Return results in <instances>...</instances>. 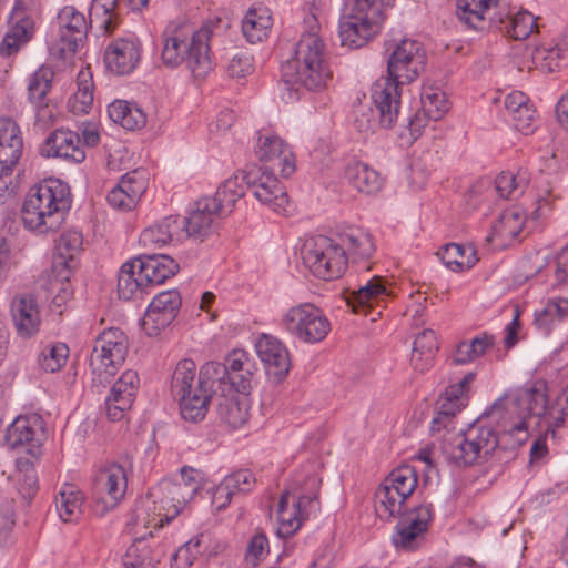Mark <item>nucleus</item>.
Returning <instances> with one entry per match:
<instances>
[{"label":"nucleus","instance_id":"19","mask_svg":"<svg viewBox=\"0 0 568 568\" xmlns=\"http://www.w3.org/2000/svg\"><path fill=\"white\" fill-rule=\"evenodd\" d=\"M149 497L155 505H159L158 515L165 518L166 521L174 519L185 505L193 498L190 490L174 479H163L154 486Z\"/></svg>","mask_w":568,"mask_h":568},{"label":"nucleus","instance_id":"50","mask_svg":"<svg viewBox=\"0 0 568 568\" xmlns=\"http://www.w3.org/2000/svg\"><path fill=\"white\" fill-rule=\"evenodd\" d=\"M78 85L77 92L69 100V109L74 114H87L93 104V84L87 79V74L81 72Z\"/></svg>","mask_w":568,"mask_h":568},{"label":"nucleus","instance_id":"61","mask_svg":"<svg viewBox=\"0 0 568 568\" xmlns=\"http://www.w3.org/2000/svg\"><path fill=\"white\" fill-rule=\"evenodd\" d=\"M268 540L264 534H256L250 541L245 555L248 564L255 566L267 552Z\"/></svg>","mask_w":568,"mask_h":568},{"label":"nucleus","instance_id":"59","mask_svg":"<svg viewBox=\"0 0 568 568\" xmlns=\"http://www.w3.org/2000/svg\"><path fill=\"white\" fill-rule=\"evenodd\" d=\"M525 182L526 179L523 176H515L509 172H503L496 178V191L501 197L509 199Z\"/></svg>","mask_w":568,"mask_h":568},{"label":"nucleus","instance_id":"27","mask_svg":"<svg viewBox=\"0 0 568 568\" xmlns=\"http://www.w3.org/2000/svg\"><path fill=\"white\" fill-rule=\"evenodd\" d=\"M23 142L18 125L0 119V178L10 175L22 154Z\"/></svg>","mask_w":568,"mask_h":568},{"label":"nucleus","instance_id":"8","mask_svg":"<svg viewBox=\"0 0 568 568\" xmlns=\"http://www.w3.org/2000/svg\"><path fill=\"white\" fill-rule=\"evenodd\" d=\"M178 271L179 264L168 255H152L126 262L119 272V296L131 300L138 293H149L151 287L162 284Z\"/></svg>","mask_w":568,"mask_h":568},{"label":"nucleus","instance_id":"34","mask_svg":"<svg viewBox=\"0 0 568 568\" xmlns=\"http://www.w3.org/2000/svg\"><path fill=\"white\" fill-rule=\"evenodd\" d=\"M497 4L498 0H457V16L470 29L483 31L493 27L487 14Z\"/></svg>","mask_w":568,"mask_h":568},{"label":"nucleus","instance_id":"53","mask_svg":"<svg viewBox=\"0 0 568 568\" xmlns=\"http://www.w3.org/2000/svg\"><path fill=\"white\" fill-rule=\"evenodd\" d=\"M375 108H377L375 105ZM354 124L359 132H374L379 125L384 129H390L393 125L385 126L381 123L379 110H374L371 105H359L355 111Z\"/></svg>","mask_w":568,"mask_h":568},{"label":"nucleus","instance_id":"29","mask_svg":"<svg viewBox=\"0 0 568 568\" xmlns=\"http://www.w3.org/2000/svg\"><path fill=\"white\" fill-rule=\"evenodd\" d=\"M11 315L17 333L22 338H30L39 332L41 324L37 301L31 294L16 296L11 303Z\"/></svg>","mask_w":568,"mask_h":568},{"label":"nucleus","instance_id":"15","mask_svg":"<svg viewBox=\"0 0 568 568\" xmlns=\"http://www.w3.org/2000/svg\"><path fill=\"white\" fill-rule=\"evenodd\" d=\"M398 523L392 537L394 545L407 551L415 550L425 541L428 525L433 519L430 504L419 505L397 515Z\"/></svg>","mask_w":568,"mask_h":568},{"label":"nucleus","instance_id":"40","mask_svg":"<svg viewBox=\"0 0 568 568\" xmlns=\"http://www.w3.org/2000/svg\"><path fill=\"white\" fill-rule=\"evenodd\" d=\"M341 246L348 251L351 257L367 260L372 256L375 247L372 236L361 229H349L339 235Z\"/></svg>","mask_w":568,"mask_h":568},{"label":"nucleus","instance_id":"5","mask_svg":"<svg viewBox=\"0 0 568 568\" xmlns=\"http://www.w3.org/2000/svg\"><path fill=\"white\" fill-rule=\"evenodd\" d=\"M505 410V400H496L486 416L480 417L464 433L455 435L452 439L444 438L442 453L445 459L455 466L467 467L486 462L501 447L498 432L486 424V419L499 420Z\"/></svg>","mask_w":568,"mask_h":568},{"label":"nucleus","instance_id":"20","mask_svg":"<svg viewBox=\"0 0 568 568\" xmlns=\"http://www.w3.org/2000/svg\"><path fill=\"white\" fill-rule=\"evenodd\" d=\"M139 388L138 373L128 369L112 385L105 398V413L110 420H120L131 408Z\"/></svg>","mask_w":568,"mask_h":568},{"label":"nucleus","instance_id":"30","mask_svg":"<svg viewBox=\"0 0 568 568\" xmlns=\"http://www.w3.org/2000/svg\"><path fill=\"white\" fill-rule=\"evenodd\" d=\"M163 556V547L152 536L138 538L128 548L123 566L124 568H156Z\"/></svg>","mask_w":568,"mask_h":568},{"label":"nucleus","instance_id":"10","mask_svg":"<svg viewBox=\"0 0 568 568\" xmlns=\"http://www.w3.org/2000/svg\"><path fill=\"white\" fill-rule=\"evenodd\" d=\"M129 351V339L118 327L102 331L94 339L89 358L92 387L97 392L111 383L112 377L123 365Z\"/></svg>","mask_w":568,"mask_h":568},{"label":"nucleus","instance_id":"22","mask_svg":"<svg viewBox=\"0 0 568 568\" xmlns=\"http://www.w3.org/2000/svg\"><path fill=\"white\" fill-rule=\"evenodd\" d=\"M255 154L261 162L270 163L271 170H278L288 178L295 172V158L288 145L276 135H260Z\"/></svg>","mask_w":568,"mask_h":568},{"label":"nucleus","instance_id":"23","mask_svg":"<svg viewBox=\"0 0 568 568\" xmlns=\"http://www.w3.org/2000/svg\"><path fill=\"white\" fill-rule=\"evenodd\" d=\"M221 206L217 202L200 199L190 215L180 219L183 223L184 239L193 237L203 241L212 234L216 226V219L224 216L219 213Z\"/></svg>","mask_w":568,"mask_h":568},{"label":"nucleus","instance_id":"43","mask_svg":"<svg viewBox=\"0 0 568 568\" xmlns=\"http://www.w3.org/2000/svg\"><path fill=\"white\" fill-rule=\"evenodd\" d=\"M469 255L465 256L466 248L456 243L446 244L442 247L437 255L440 257L445 266L454 272H460L473 267L477 261L475 257V250L469 246L467 247Z\"/></svg>","mask_w":568,"mask_h":568},{"label":"nucleus","instance_id":"9","mask_svg":"<svg viewBox=\"0 0 568 568\" xmlns=\"http://www.w3.org/2000/svg\"><path fill=\"white\" fill-rule=\"evenodd\" d=\"M257 368L254 359L243 349L231 352L225 362H207L201 367L202 383H215L217 390L248 395Z\"/></svg>","mask_w":568,"mask_h":568},{"label":"nucleus","instance_id":"25","mask_svg":"<svg viewBox=\"0 0 568 568\" xmlns=\"http://www.w3.org/2000/svg\"><path fill=\"white\" fill-rule=\"evenodd\" d=\"M82 244L83 239L79 231L70 230L60 235L52 261V272L61 283L69 281L72 270L77 267L75 256L82 250Z\"/></svg>","mask_w":568,"mask_h":568},{"label":"nucleus","instance_id":"37","mask_svg":"<svg viewBox=\"0 0 568 568\" xmlns=\"http://www.w3.org/2000/svg\"><path fill=\"white\" fill-rule=\"evenodd\" d=\"M345 178L356 190L366 194L377 192L383 183L378 172L361 162L348 163Z\"/></svg>","mask_w":568,"mask_h":568},{"label":"nucleus","instance_id":"4","mask_svg":"<svg viewBox=\"0 0 568 568\" xmlns=\"http://www.w3.org/2000/svg\"><path fill=\"white\" fill-rule=\"evenodd\" d=\"M209 27L194 30L187 23L171 22L162 33L161 61L168 68L184 63L194 78H204L212 70Z\"/></svg>","mask_w":568,"mask_h":568},{"label":"nucleus","instance_id":"26","mask_svg":"<svg viewBox=\"0 0 568 568\" xmlns=\"http://www.w3.org/2000/svg\"><path fill=\"white\" fill-rule=\"evenodd\" d=\"M41 154L47 158H61L80 163L85 153L80 146V135L70 130H55L45 139Z\"/></svg>","mask_w":568,"mask_h":568},{"label":"nucleus","instance_id":"2","mask_svg":"<svg viewBox=\"0 0 568 568\" xmlns=\"http://www.w3.org/2000/svg\"><path fill=\"white\" fill-rule=\"evenodd\" d=\"M305 30L295 45L294 58L283 67L286 83L307 91L322 92L333 79L327 47L320 34L317 18L311 13L304 19Z\"/></svg>","mask_w":568,"mask_h":568},{"label":"nucleus","instance_id":"55","mask_svg":"<svg viewBox=\"0 0 568 568\" xmlns=\"http://www.w3.org/2000/svg\"><path fill=\"white\" fill-rule=\"evenodd\" d=\"M201 544V538L194 537L181 546L172 558V568H189L192 566L202 552Z\"/></svg>","mask_w":568,"mask_h":568},{"label":"nucleus","instance_id":"48","mask_svg":"<svg viewBox=\"0 0 568 568\" xmlns=\"http://www.w3.org/2000/svg\"><path fill=\"white\" fill-rule=\"evenodd\" d=\"M173 313L166 312L161 305H156L152 300L144 317L142 320V328L149 336L158 335L161 329L169 326L174 321Z\"/></svg>","mask_w":568,"mask_h":568},{"label":"nucleus","instance_id":"31","mask_svg":"<svg viewBox=\"0 0 568 568\" xmlns=\"http://www.w3.org/2000/svg\"><path fill=\"white\" fill-rule=\"evenodd\" d=\"M22 0H17L12 11V26L6 33L1 44L0 54L10 57L19 51L31 38L33 32V21L20 11L19 6Z\"/></svg>","mask_w":568,"mask_h":568},{"label":"nucleus","instance_id":"38","mask_svg":"<svg viewBox=\"0 0 568 568\" xmlns=\"http://www.w3.org/2000/svg\"><path fill=\"white\" fill-rule=\"evenodd\" d=\"M272 19L266 8H252L242 21V32L251 43L261 42L267 37Z\"/></svg>","mask_w":568,"mask_h":568},{"label":"nucleus","instance_id":"35","mask_svg":"<svg viewBox=\"0 0 568 568\" xmlns=\"http://www.w3.org/2000/svg\"><path fill=\"white\" fill-rule=\"evenodd\" d=\"M184 239L183 223L179 217L168 216L160 223L145 229L140 236L144 245L162 246L170 242H181Z\"/></svg>","mask_w":568,"mask_h":568},{"label":"nucleus","instance_id":"21","mask_svg":"<svg viewBox=\"0 0 568 568\" xmlns=\"http://www.w3.org/2000/svg\"><path fill=\"white\" fill-rule=\"evenodd\" d=\"M219 392L215 383H202L200 372L195 388L187 394L176 397L179 399L182 418L191 423L203 420L207 414L209 406L211 404L214 405Z\"/></svg>","mask_w":568,"mask_h":568},{"label":"nucleus","instance_id":"6","mask_svg":"<svg viewBox=\"0 0 568 568\" xmlns=\"http://www.w3.org/2000/svg\"><path fill=\"white\" fill-rule=\"evenodd\" d=\"M69 204V187L58 179H48L29 190L21 209L23 225L38 234L53 232L64 221Z\"/></svg>","mask_w":568,"mask_h":568},{"label":"nucleus","instance_id":"58","mask_svg":"<svg viewBox=\"0 0 568 568\" xmlns=\"http://www.w3.org/2000/svg\"><path fill=\"white\" fill-rule=\"evenodd\" d=\"M459 410V404L453 406L452 403H442L437 415L432 420L430 432L436 434L442 429H453L455 415Z\"/></svg>","mask_w":568,"mask_h":568},{"label":"nucleus","instance_id":"60","mask_svg":"<svg viewBox=\"0 0 568 568\" xmlns=\"http://www.w3.org/2000/svg\"><path fill=\"white\" fill-rule=\"evenodd\" d=\"M511 116L515 128L521 133L529 134L534 131L536 110L531 103H528Z\"/></svg>","mask_w":568,"mask_h":568},{"label":"nucleus","instance_id":"51","mask_svg":"<svg viewBox=\"0 0 568 568\" xmlns=\"http://www.w3.org/2000/svg\"><path fill=\"white\" fill-rule=\"evenodd\" d=\"M69 348L63 343L45 347L39 355V365L47 373L58 372L67 362Z\"/></svg>","mask_w":568,"mask_h":568},{"label":"nucleus","instance_id":"57","mask_svg":"<svg viewBox=\"0 0 568 568\" xmlns=\"http://www.w3.org/2000/svg\"><path fill=\"white\" fill-rule=\"evenodd\" d=\"M255 477L248 469H241L224 478L222 481L233 494L251 491L255 485Z\"/></svg>","mask_w":568,"mask_h":568},{"label":"nucleus","instance_id":"56","mask_svg":"<svg viewBox=\"0 0 568 568\" xmlns=\"http://www.w3.org/2000/svg\"><path fill=\"white\" fill-rule=\"evenodd\" d=\"M119 0H93L91 4V14L102 13L104 19L101 22L106 33L112 32L116 26V16L114 10Z\"/></svg>","mask_w":568,"mask_h":568},{"label":"nucleus","instance_id":"11","mask_svg":"<svg viewBox=\"0 0 568 568\" xmlns=\"http://www.w3.org/2000/svg\"><path fill=\"white\" fill-rule=\"evenodd\" d=\"M382 20L378 0H346L339 21L342 45H365L378 32Z\"/></svg>","mask_w":568,"mask_h":568},{"label":"nucleus","instance_id":"28","mask_svg":"<svg viewBox=\"0 0 568 568\" xmlns=\"http://www.w3.org/2000/svg\"><path fill=\"white\" fill-rule=\"evenodd\" d=\"M140 60V49L132 39L119 38L112 41L104 51L106 68L118 74L130 73Z\"/></svg>","mask_w":568,"mask_h":568},{"label":"nucleus","instance_id":"7","mask_svg":"<svg viewBox=\"0 0 568 568\" xmlns=\"http://www.w3.org/2000/svg\"><path fill=\"white\" fill-rule=\"evenodd\" d=\"M322 480L317 475H296L277 504V534L288 537L296 532L311 513L318 508Z\"/></svg>","mask_w":568,"mask_h":568},{"label":"nucleus","instance_id":"17","mask_svg":"<svg viewBox=\"0 0 568 568\" xmlns=\"http://www.w3.org/2000/svg\"><path fill=\"white\" fill-rule=\"evenodd\" d=\"M58 51L62 58L77 52L87 37L88 24L84 16L73 7H64L58 14Z\"/></svg>","mask_w":568,"mask_h":568},{"label":"nucleus","instance_id":"45","mask_svg":"<svg viewBox=\"0 0 568 568\" xmlns=\"http://www.w3.org/2000/svg\"><path fill=\"white\" fill-rule=\"evenodd\" d=\"M195 372L196 365L192 359L184 358L176 364L170 385L173 397L176 398L195 388Z\"/></svg>","mask_w":568,"mask_h":568},{"label":"nucleus","instance_id":"1","mask_svg":"<svg viewBox=\"0 0 568 568\" xmlns=\"http://www.w3.org/2000/svg\"><path fill=\"white\" fill-rule=\"evenodd\" d=\"M387 60V77L376 80L371 89V98L379 110L381 123L394 125L399 118L402 88L415 81L426 67V52L423 44L414 39L393 41Z\"/></svg>","mask_w":568,"mask_h":568},{"label":"nucleus","instance_id":"52","mask_svg":"<svg viewBox=\"0 0 568 568\" xmlns=\"http://www.w3.org/2000/svg\"><path fill=\"white\" fill-rule=\"evenodd\" d=\"M568 43H557L552 47L537 48L532 54L534 63L548 72H555L559 69V59L562 52L567 50Z\"/></svg>","mask_w":568,"mask_h":568},{"label":"nucleus","instance_id":"36","mask_svg":"<svg viewBox=\"0 0 568 568\" xmlns=\"http://www.w3.org/2000/svg\"><path fill=\"white\" fill-rule=\"evenodd\" d=\"M388 296V291L385 286L384 278L381 276H374L368 280L364 285L357 290H353L346 296V302L353 312L359 313L362 310L372 306L373 301L383 300Z\"/></svg>","mask_w":568,"mask_h":568},{"label":"nucleus","instance_id":"64","mask_svg":"<svg viewBox=\"0 0 568 568\" xmlns=\"http://www.w3.org/2000/svg\"><path fill=\"white\" fill-rule=\"evenodd\" d=\"M153 301H155L156 305H161V307L166 310V312L173 313L174 317H176L182 303L181 295L176 290L158 293Z\"/></svg>","mask_w":568,"mask_h":568},{"label":"nucleus","instance_id":"44","mask_svg":"<svg viewBox=\"0 0 568 568\" xmlns=\"http://www.w3.org/2000/svg\"><path fill=\"white\" fill-rule=\"evenodd\" d=\"M82 494L73 486L65 485L55 499L57 510L64 523L77 520L82 513Z\"/></svg>","mask_w":568,"mask_h":568},{"label":"nucleus","instance_id":"13","mask_svg":"<svg viewBox=\"0 0 568 568\" xmlns=\"http://www.w3.org/2000/svg\"><path fill=\"white\" fill-rule=\"evenodd\" d=\"M302 260L314 276L324 281L341 277L347 266L344 247L324 235L305 241L302 247Z\"/></svg>","mask_w":568,"mask_h":568},{"label":"nucleus","instance_id":"46","mask_svg":"<svg viewBox=\"0 0 568 568\" xmlns=\"http://www.w3.org/2000/svg\"><path fill=\"white\" fill-rule=\"evenodd\" d=\"M566 317H568V298H551L541 311L535 314V324L540 331L548 333L556 321Z\"/></svg>","mask_w":568,"mask_h":568},{"label":"nucleus","instance_id":"42","mask_svg":"<svg viewBox=\"0 0 568 568\" xmlns=\"http://www.w3.org/2000/svg\"><path fill=\"white\" fill-rule=\"evenodd\" d=\"M525 224V216L518 207L505 210L498 221L491 227V235L487 236V241L493 237H499L504 241H511L518 236Z\"/></svg>","mask_w":568,"mask_h":568},{"label":"nucleus","instance_id":"54","mask_svg":"<svg viewBox=\"0 0 568 568\" xmlns=\"http://www.w3.org/2000/svg\"><path fill=\"white\" fill-rule=\"evenodd\" d=\"M34 429L24 417L16 418L7 429L6 439L11 447L33 440Z\"/></svg>","mask_w":568,"mask_h":568},{"label":"nucleus","instance_id":"62","mask_svg":"<svg viewBox=\"0 0 568 568\" xmlns=\"http://www.w3.org/2000/svg\"><path fill=\"white\" fill-rule=\"evenodd\" d=\"M252 71V58L246 53L234 54L227 67V72L232 78H244Z\"/></svg>","mask_w":568,"mask_h":568},{"label":"nucleus","instance_id":"18","mask_svg":"<svg viewBox=\"0 0 568 568\" xmlns=\"http://www.w3.org/2000/svg\"><path fill=\"white\" fill-rule=\"evenodd\" d=\"M148 172L135 169L125 173L108 194L109 204L121 211H130L135 207L138 201L148 187Z\"/></svg>","mask_w":568,"mask_h":568},{"label":"nucleus","instance_id":"3","mask_svg":"<svg viewBox=\"0 0 568 568\" xmlns=\"http://www.w3.org/2000/svg\"><path fill=\"white\" fill-rule=\"evenodd\" d=\"M245 187L252 190L254 197L277 214H285L288 207V196L274 172L262 166L252 165L235 173L220 184L213 197L204 200L221 204L219 213L230 214L239 199L245 194Z\"/></svg>","mask_w":568,"mask_h":568},{"label":"nucleus","instance_id":"39","mask_svg":"<svg viewBox=\"0 0 568 568\" xmlns=\"http://www.w3.org/2000/svg\"><path fill=\"white\" fill-rule=\"evenodd\" d=\"M437 351L438 345L435 332L424 329L414 341L412 365L419 372L428 369Z\"/></svg>","mask_w":568,"mask_h":568},{"label":"nucleus","instance_id":"47","mask_svg":"<svg viewBox=\"0 0 568 568\" xmlns=\"http://www.w3.org/2000/svg\"><path fill=\"white\" fill-rule=\"evenodd\" d=\"M490 346H493V337L487 334L477 336L470 342H462L456 348L453 362L457 365L469 363L485 354Z\"/></svg>","mask_w":568,"mask_h":568},{"label":"nucleus","instance_id":"14","mask_svg":"<svg viewBox=\"0 0 568 568\" xmlns=\"http://www.w3.org/2000/svg\"><path fill=\"white\" fill-rule=\"evenodd\" d=\"M283 328L303 343L323 341L331 331V323L323 311L312 303H301L288 308L282 317Z\"/></svg>","mask_w":568,"mask_h":568},{"label":"nucleus","instance_id":"32","mask_svg":"<svg viewBox=\"0 0 568 568\" xmlns=\"http://www.w3.org/2000/svg\"><path fill=\"white\" fill-rule=\"evenodd\" d=\"M490 24L515 40L528 38L537 28L536 18L528 11H519L513 17L498 11L490 16Z\"/></svg>","mask_w":568,"mask_h":568},{"label":"nucleus","instance_id":"41","mask_svg":"<svg viewBox=\"0 0 568 568\" xmlns=\"http://www.w3.org/2000/svg\"><path fill=\"white\" fill-rule=\"evenodd\" d=\"M54 72L48 65L40 67L28 81V98L37 109L48 105L47 95L51 89Z\"/></svg>","mask_w":568,"mask_h":568},{"label":"nucleus","instance_id":"49","mask_svg":"<svg viewBox=\"0 0 568 568\" xmlns=\"http://www.w3.org/2000/svg\"><path fill=\"white\" fill-rule=\"evenodd\" d=\"M420 101L425 116L433 121L440 120L449 109L446 94L439 89L425 90Z\"/></svg>","mask_w":568,"mask_h":568},{"label":"nucleus","instance_id":"12","mask_svg":"<svg viewBox=\"0 0 568 568\" xmlns=\"http://www.w3.org/2000/svg\"><path fill=\"white\" fill-rule=\"evenodd\" d=\"M417 486V475L410 466L394 469L375 491V513L389 521L405 511V503Z\"/></svg>","mask_w":568,"mask_h":568},{"label":"nucleus","instance_id":"63","mask_svg":"<svg viewBox=\"0 0 568 568\" xmlns=\"http://www.w3.org/2000/svg\"><path fill=\"white\" fill-rule=\"evenodd\" d=\"M175 480H178L185 490H190V495L193 497L202 487V476L199 470L192 467L184 466L181 469L180 477Z\"/></svg>","mask_w":568,"mask_h":568},{"label":"nucleus","instance_id":"24","mask_svg":"<svg viewBox=\"0 0 568 568\" xmlns=\"http://www.w3.org/2000/svg\"><path fill=\"white\" fill-rule=\"evenodd\" d=\"M256 353L264 364L268 377L284 378L291 368V358L286 346L276 337L263 334L255 344Z\"/></svg>","mask_w":568,"mask_h":568},{"label":"nucleus","instance_id":"33","mask_svg":"<svg viewBox=\"0 0 568 568\" xmlns=\"http://www.w3.org/2000/svg\"><path fill=\"white\" fill-rule=\"evenodd\" d=\"M214 405L221 420L233 428L243 426L248 419V400L235 393L219 392Z\"/></svg>","mask_w":568,"mask_h":568},{"label":"nucleus","instance_id":"16","mask_svg":"<svg viewBox=\"0 0 568 568\" xmlns=\"http://www.w3.org/2000/svg\"><path fill=\"white\" fill-rule=\"evenodd\" d=\"M126 489V475L121 465L112 464L101 469L93 481V498L100 511L113 509L122 499Z\"/></svg>","mask_w":568,"mask_h":568}]
</instances>
